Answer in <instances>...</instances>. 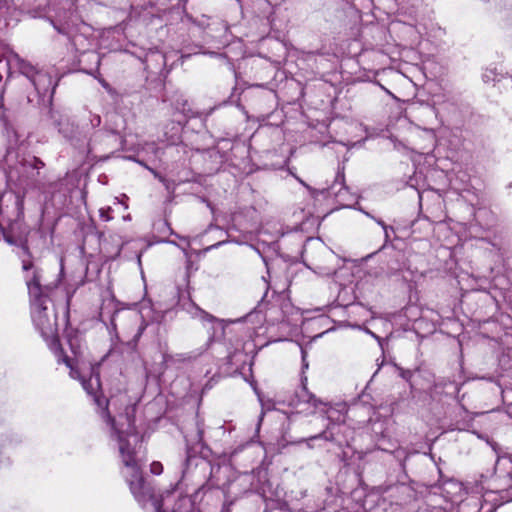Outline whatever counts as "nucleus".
Returning <instances> with one entry per match:
<instances>
[{
    "label": "nucleus",
    "mask_w": 512,
    "mask_h": 512,
    "mask_svg": "<svg viewBox=\"0 0 512 512\" xmlns=\"http://www.w3.org/2000/svg\"><path fill=\"white\" fill-rule=\"evenodd\" d=\"M163 465L159 461H153L150 464V472L154 475H161L163 473Z\"/></svg>",
    "instance_id": "f8f14e48"
},
{
    "label": "nucleus",
    "mask_w": 512,
    "mask_h": 512,
    "mask_svg": "<svg viewBox=\"0 0 512 512\" xmlns=\"http://www.w3.org/2000/svg\"><path fill=\"white\" fill-rule=\"evenodd\" d=\"M33 166H34V168L38 169V168L44 167L45 163L41 159H39L37 157H34V164H33Z\"/></svg>",
    "instance_id": "4468645a"
},
{
    "label": "nucleus",
    "mask_w": 512,
    "mask_h": 512,
    "mask_svg": "<svg viewBox=\"0 0 512 512\" xmlns=\"http://www.w3.org/2000/svg\"><path fill=\"white\" fill-rule=\"evenodd\" d=\"M402 376H403L405 379H407V378H408V376H410V372L403 373V374H402Z\"/></svg>",
    "instance_id": "f3484780"
},
{
    "label": "nucleus",
    "mask_w": 512,
    "mask_h": 512,
    "mask_svg": "<svg viewBox=\"0 0 512 512\" xmlns=\"http://www.w3.org/2000/svg\"><path fill=\"white\" fill-rule=\"evenodd\" d=\"M69 303H70V297L68 296L67 297V306H69Z\"/></svg>",
    "instance_id": "6ab92c4d"
},
{
    "label": "nucleus",
    "mask_w": 512,
    "mask_h": 512,
    "mask_svg": "<svg viewBox=\"0 0 512 512\" xmlns=\"http://www.w3.org/2000/svg\"><path fill=\"white\" fill-rule=\"evenodd\" d=\"M94 397V400L95 402L97 403L98 406H103V417L105 418V421L107 422V424L110 425L111 427V431H112V436H114L116 439H117V432L118 431H123L122 429L118 428L117 424H116V420H115V417L111 415L110 411H109V400L106 399L105 397H103L101 394H96V396H93ZM126 416H127V419L131 418L134 420V416L133 415H129V412L126 411ZM127 422L129 423V420H127ZM133 427H135V425L133 424ZM130 426L128 425V429L126 431H130ZM135 431V428L132 429V433L131 435L134 433Z\"/></svg>",
    "instance_id": "39448f33"
},
{
    "label": "nucleus",
    "mask_w": 512,
    "mask_h": 512,
    "mask_svg": "<svg viewBox=\"0 0 512 512\" xmlns=\"http://www.w3.org/2000/svg\"><path fill=\"white\" fill-rule=\"evenodd\" d=\"M10 125L9 117L4 106V90H0V127L8 128Z\"/></svg>",
    "instance_id": "1a4fd4ad"
},
{
    "label": "nucleus",
    "mask_w": 512,
    "mask_h": 512,
    "mask_svg": "<svg viewBox=\"0 0 512 512\" xmlns=\"http://www.w3.org/2000/svg\"><path fill=\"white\" fill-rule=\"evenodd\" d=\"M22 249L28 255V257L31 258V253H30L29 247L27 245V242H25L22 245ZM33 267H34V264H33V261L31 259H27V260L23 259L22 260V269L24 271H28V270L32 269Z\"/></svg>",
    "instance_id": "9b49d317"
},
{
    "label": "nucleus",
    "mask_w": 512,
    "mask_h": 512,
    "mask_svg": "<svg viewBox=\"0 0 512 512\" xmlns=\"http://www.w3.org/2000/svg\"><path fill=\"white\" fill-rule=\"evenodd\" d=\"M144 330V327L140 328L138 333L136 334L135 338H139Z\"/></svg>",
    "instance_id": "dca6fc26"
},
{
    "label": "nucleus",
    "mask_w": 512,
    "mask_h": 512,
    "mask_svg": "<svg viewBox=\"0 0 512 512\" xmlns=\"http://www.w3.org/2000/svg\"><path fill=\"white\" fill-rule=\"evenodd\" d=\"M476 507H477V512L480 511V508L478 507V504L476 503Z\"/></svg>",
    "instance_id": "aec40b11"
},
{
    "label": "nucleus",
    "mask_w": 512,
    "mask_h": 512,
    "mask_svg": "<svg viewBox=\"0 0 512 512\" xmlns=\"http://www.w3.org/2000/svg\"><path fill=\"white\" fill-rule=\"evenodd\" d=\"M54 356L57 358V362L63 363L67 368L70 369V376L74 379H80V372L77 369V361H75L74 358H71L68 356L63 348L62 345H60V349L54 348L50 350Z\"/></svg>",
    "instance_id": "423d86ee"
},
{
    "label": "nucleus",
    "mask_w": 512,
    "mask_h": 512,
    "mask_svg": "<svg viewBox=\"0 0 512 512\" xmlns=\"http://www.w3.org/2000/svg\"><path fill=\"white\" fill-rule=\"evenodd\" d=\"M192 131L195 132L197 135H201L202 137L210 134L209 130H192Z\"/></svg>",
    "instance_id": "2eb2a0df"
},
{
    "label": "nucleus",
    "mask_w": 512,
    "mask_h": 512,
    "mask_svg": "<svg viewBox=\"0 0 512 512\" xmlns=\"http://www.w3.org/2000/svg\"><path fill=\"white\" fill-rule=\"evenodd\" d=\"M421 105L412 103L407 107H403L400 104L390 108L389 118L392 125L404 128L408 124L414 125L416 128H420V124L416 121H420V114L424 110Z\"/></svg>",
    "instance_id": "7ed1b4c3"
},
{
    "label": "nucleus",
    "mask_w": 512,
    "mask_h": 512,
    "mask_svg": "<svg viewBox=\"0 0 512 512\" xmlns=\"http://www.w3.org/2000/svg\"><path fill=\"white\" fill-rule=\"evenodd\" d=\"M67 342L70 351L73 354L72 358H74L75 361H77V358L81 355V343L79 337L77 335H69L67 338Z\"/></svg>",
    "instance_id": "6e6552de"
},
{
    "label": "nucleus",
    "mask_w": 512,
    "mask_h": 512,
    "mask_svg": "<svg viewBox=\"0 0 512 512\" xmlns=\"http://www.w3.org/2000/svg\"><path fill=\"white\" fill-rule=\"evenodd\" d=\"M52 92H54V90ZM52 96H53V93H51L50 98H49L50 106L52 105Z\"/></svg>",
    "instance_id": "a211bd4d"
},
{
    "label": "nucleus",
    "mask_w": 512,
    "mask_h": 512,
    "mask_svg": "<svg viewBox=\"0 0 512 512\" xmlns=\"http://www.w3.org/2000/svg\"><path fill=\"white\" fill-rule=\"evenodd\" d=\"M112 209L110 207H102L99 210L100 218L103 221H110L112 219V216L110 215Z\"/></svg>",
    "instance_id": "ddd939ff"
},
{
    "label": "nucleus",
    "mask_w": 512,
    "mask_h": 512,
    "mask_svg": "<svg viewBox=\"0 0 512 512\" xmlns=\"http://www.w3.org/2000/svg\"><path fill=\"white\" fill-rule=\"evenodd\" d=\"M128 420L130 431L117 432L118 451L122 464L121 475L130 493L141 507L145 508L150 504L155 512H165L162 494L144 476L136 446L132 445L128 439L134 428L133 419L129 418Z\"/></svg>",
    "instance_id": "f03ea898"
},
{
    "label": "nucleus",
    "mask_w": 512,
    "mask_h": 512,
    "mask_svg": "<svg viewBox=\"0 0 512 512\" xmlns=\"http://www.w3.org/2000/svg\"><path fill=\"white\" fill-rule=\"evenodd\" d=\"M60 282V275H57L54 281L46 283L41 269H35L32 278L26 281L33 325L50 350L60 349V345H62L58 333V315L54 304Z\"/></svg>",
    "instance_id": "f257e3e1"
},
{
    "label": "nucleus",
    "mask_w": 512,
    "mask_h": 512,
    "mask_svg": "<svg viewBox=\"0 0 512 512\" xmlns=\"http://www.w3.org/2000/svg\"><path fill=\"white\" fill-rule=\"evenodd\" d=\"M17 67L19 72L29 79L38 93H40L42 90H46V84L47 87L50 86L51 78L46 73L39 71L30 62L19 59L17 62Z\"/></svg>",
    "instance_id": "20e7f679"
},
{
    "label": "nucleus",
    "mask_w": 512,
    "mask_h": 512,
    "mask_svg": "<svg viewBox=\"0 0 512 512\" xmlns=\"http://www.w3.org/2000/svg\"><path fill=\"white\" fill-rule=\"evenodd\" d=\"M84 390L91 396H96L100 392L101 382L99 374L94 377L91 376L89 379H81Z\"/></svg>",
    "instance_id": "0eeeda50"
},
{
    "label": "nucleus",
    "mask_w": 512,
    "mask_h": 512,
    "mask_svg": "<svg viewBox=\"0 0 512 512\" xmlns=\"http://www.w3.org/2000/svg\"><path fill=\"white\" fill-rule=\"evenodd\" d=\"M192 118H196V115L193 114L191 116H186L180 112H175L173 121L176 122L182 128H185L188 125L189 120Z\"/></svg>",
    "instance_id": "9d476101"
}]
</instances>
